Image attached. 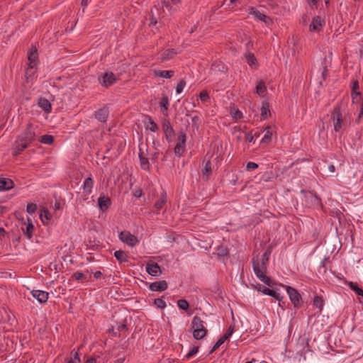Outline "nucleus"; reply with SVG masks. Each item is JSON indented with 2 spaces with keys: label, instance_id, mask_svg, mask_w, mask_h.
Returning <instances> with one entry per match:
<instances>
[{
  "label": "nucleus",
  "instance_id": "1",
  "mask_svg": "<svg viewBox=\"0 0 363 363\" xmlns=\"http://www.w3.org/2000/svg\"><path fill=\"white\" fill-rule=\"evenodd\" d=\"M38 126L28 123L25 130L18 136L14 143L13 155L16 156L28 147L29 144L35 140Z\"/></svg>",
  "mask_w": 363,
  "mask_h": 363
},
{
  "label": "nucleus",
  "instance_id": "2",
  "mask_svg": "<svg viewBox=\"0 0 363 363\" xmlns=\"http://www.w3.org/2000/svg\"><path fill=\"white\" fill-rule=\"evenodd\" d=\"M252 262L256 277L268 286L273 287L275 285V281L266 275L267 266L260 264L258 259L253 258Z\"/></svg>",
  "mask_w": 363,
  "mask_h": 363
},
{
  "label": "nucleus",
  "instance_id": "3",
  "mask_svg": "<svg viewBox=\"0 0 363 363\" xmlns=\"http://www.w3.org/2000/svg\"><path fill=\"white\" fill-rule=\"evenodd\" d=\"M331 120L333 123L334 130L340 132L346 125L345 119L342 116V104H337L331 113Z\"/></svg>",
  "mask_w": 363,
  "mask_h": 363
},
{
  "label": "nucleus",
  "instance_id": "4",
  "mask_svg": "<svg viewBox=\"0 0 363 363\" xmlns=\"http://www.w3.org/2000/svg\"><path fill=\"white\" fill-rule=\"evenodd\" d=\"M191 328L193 329V337L196 340L203 338L207 334V329L204 326V322L199 316H194L191 320Z\"/></svg>",
  "mask_w": 363,
  "mask_h": 363
},
{
  "label": "nucleus",
  "instance_id": "5",
  "mask_svg": "<svg viewBox=\"0 0 363 363\" xmlns=\"http://www.w3.org/2000/svg\"><path fill=\"white\" fill-rule=\"evenodd\" d=\"M287 294L295 308H299L303 304V301L298 291L291 286H286Z\"/></svg>",
  "mask_w": 363,
  "mask_h": 363
},
{
  "label": "nucleus",
  "instance_id": "6",
  "mask_svg": "<svg viewBox=\"0 0 363 363\" xmlns=\"http://www.w3.org/2000/svg\"><path fill=\"white\" fill-rule=\"evenodd\" d=\"M99 83L104 87L108 88L114 84L118 79L116 75L111 72H106L98 77Z\"/></svg>",
  "mask_w": 363,
  "mask_h": 363
},
{
  "label": "nucleus",
  "instance_id": "7",
  "mask_svg": "<svg viewBox=\"0 0 363 363\" xmlns=\"http://www.w3.org/2000/svg\"><path fill=\"white\" fill-rule=\"evenodd\" d=\"M119 238L123 242L130 247H133L139 242L138 238L127 230L121 232Z\"/></svg>",
  "mask_w": 363,
  "mask_h": 363
},
{
  "label": "nucleus",
  "instance_id": "8",
  "mask_svg": "<svg viewBox=\"0 0 363 363\" xmlns=\"http://www.w3.org/2000/svg\"><path fill=\"white\" fill-rule=\"evenodd\" d=\"M186 140V134L181 133L178 137V142L174 147V153L177 156L180 157L184 153L185 150Z\"/></svg>",
  "mask_w": 363,
  "mask_h": 363
},
{
  "label": "nucleus",
  "instance_id": "9",
  "mask_svg": "<svg viewBox=\"0 0 363 363\" xmlns=\"http://www.w3.org/2000/svg\"><path fill=\"white\" fill-rule=\"evenodd\" d=\"M255 289L258 291H261L264 294L269 295L278 301H280L282 298V296L280 295L279 293L277 292L274 290L269 289V288H267L261 284H257L255 286Z\"/></svg>",
  "mask_w": 363,
  "mask_h": 363
},
{
  "label": "nucleus",
  "instance_id": "10",
  "mask_svg": "<svg viewBox=\"0 0 363 363\" xmlns=\"http://www.w3.org/2000/svg\"><path fill=\"white\" fill-rule=\"evenodd\" d=\"M28 223H26L25 222L23 223V226L21 227V229L23 232V234L28 238L30 239L33 236L34 233V225L32 223V220L30 218H27Z\"/></svg>",
  "mask_w": 363,
  "mask_h": 363
},
{
  "label": "nucleus",
  "instance_id": "11",
  "mask_svg": "<svg viewBox=\"0 0 363 363\" xmlns=\"http://www.w3.org/2000/svg\"><path fill=\"white\" fill-rule=\"evenodd\" d=\"M31 294L40 303H45L48 301L49 294L41 290H33Z\"/></svg>",
  "mask_w": 363,
  "mask_h": 363
},
{
  "label": "nucleus",
  "instance_id": "12",
  "mask_svg": "<svg viewBox=\"0 0 363 363\" xmlns=\"http://www.w3.org/2000/svg\"><path fill=\"white\" fill-rule=\"evenodd\" d=\"M147 272L153 277H158L162 274L160 267L157 263H147L146 264Z\"/></svg>",
  "mask_w": 363,
  "mask_h": 363
},
{
  "label": "nucleus",
  "instance_id": "13",
  "mask_svg": "<svg viewBox=\"0 0 363 363\" xmlns=\"http://www.w3.org/2000/svg\"><path fill=\"white\" fill-rule=\"evenodd\" d=\"M162 130L164 133L166 139L169 140V138L174 135V130L171 125V123L167 119H164L162 121Z\"/></svg>",
  "mask_w": 363,
  "mask_h": 363
},
{
  "label": "nucleus",
  "instance_id": "14",
  "mask_svg": "<svg viewBox=\"0 0 363 363\" xmlns=\"http://www.w3.org/2000/svg\"><path fill=\"white\" fill-rule=\"evenodd\" d=\"M167 287V282L164 280L152 282L149 286V289L152 291H164Z\"/></svg>",
  "mask_w": 363,
  "mask_h": 363
},
{
  "label": "nucleus",
  "instance_id": "15",
  "mask_svg": "<svg viewBox=\"0 0 363 363\" xmlns=\"http://www.w3.org/2000/svg\"><path fill=\"white\" fill-rule=\"evenodd\" d=\"M108 113V108L104 106L95 111L94 116L99 121L105 123L107 121Z\"/></svg>",
  "mask_w": 363,
  "mask_h": 363
},
{
  "label": "nucleus",
  "instance_id": "16",
  "mask_svg": "<svg viewBox=\"0 0 363 363\" xmlns=\"http://www.w3.org/2000/svg\"><path fill=\"white\" fill-rule=\"evenodd\" d=\"M14 187L12 179L0 177V191H8Z\"/></svg>",
  "mask_w": 363,
  "mask_h": 363
},
{
  "label": "nucleus",
  "instance_id": "17",
  "mask_svg": "<svg viewBox=\"0 0 363 363\" xmlns=\"http://www.w3.org/2000/svg\"><path fill=\"white\" fill-rule=\"evenodd\" d=\"M138 157H139L141 168L143 170H149V169H150L149 160L145 157L142 147H140V148H139Z\"/></svg>",
  "mask_w": 363,
  "mask_h": 363
},
{
  "label": "nucleus",
  "instance_id": "18",
  "mask_svg": "<svg viewBox=\"0 0 363 363\" xmlns=\"http://www.w3.org/2000/svg\"><path fill=\"white\" fill-rule=\"evenodd\" d=\"M99 208L103 212L106 211L111 204V201L108 197L100 196L98 199Z\"/></svg>",
  "mask_w": 363,
  "mask_h": 363
},
{
  "label": "nucleus",
  "instance_id": "19",
  "mask_svg": "<svg viewBox=\"0 0 363 363\" xmlns=\"http://www.w3.org/2000/svg\"><path fill=\"white\" fill-rule=\"evenodd\" d=\"M323 26L321 18L319 16H315L313 18L311 23L309 26L310 31L320 30Z\"/></svg>",
  "mask_w": 363,
  "mask_h": 363
},
{
  "label": "nucleus",
  "instance_id": "20",
  "mask_svg": "<svg viewBox=\"0 0 363 363\" xmlns=\"http://www.w3.org/2000/svg\"><path fill=\"white\" fill-rule=\"evenodd\" d=\"M153 74L155 77H163L166 79H170L174 74V71L173 70H155L153 72Z\"/></svg>",
  "mask_w": 363,
  "mask_h": 363
},
{
  "label": "nucleus",
  "instance_id": "21",
  "mask_svg": "<svg viewBox=\"0 0 363 363\" xmlns=\"http://www.w3.org/2000/svg\"><path fill=\"white\" fill-rule=\"evenodd\" d=\"M94 185V180L91 177H87L83 184L84 192L88 195L91 194Z\"/></svg>",
  "mask_w": 363,
  "mask_h": 363
},
{
  "label": "nucleus",
  "instance_id": "22",
  "mask_svg": "<svg viewBox=\"0 0 363 363\" xmlns=\"http://www.w3.org/2000/svg\"><path fill=\"white\" fill-rule=\"evenodd\" d=\"M39 106L46 113H50L52 110V105L49 100L45 98L40 99L38 101Z\"/></svg>",
  "mask_w": 363,
  "mask_h": 363
},
{
  "label": "nucleus",
  "instance_id": "23",
  "mask_svg": "<svg viewBox=\"0 0 363 363\" xmlns=\"http://www.w3.org/2000/svg\"><path fill=\"white\" fill-rule=\"evenodd\" d=\"M358 89L359 82L357 80H355L352 82V97L353 102L357 101V100L360 98L361 94L360 92L357 91Z\"/></svg>",
  "mask_w": 363,
  "mask_h": 363
},
{
  "label": "nucleus",
  "instance_id": "24",
  "mask_svg": "<svg viewBox=\"0 0 363 363\" xmlns=\"http://www.w3.org/2000/svg\"><path fill=\"white\" fill-rule=\"evenodd\" d=\"M38 58V54L37 49L35 48H32L31 50L30 51L28 54V59L29 60V65H36V62Z\"/></svg>",
  "mask_w": 363,
  "mask_h": 363
},
{
  "label": "nucleus",
  "instance_id": "25",
  "mask_svg": "<svg viewBox=\"0 0 363 363\" xmlns=\"http://www.w3.org/2000/svg\"><path fill=\"white\" fill-rule=\"evenodd\" d=\"M267 91V86L264 82L259 80L256 86V92L259 96L263 97Z\"/></svg>",
  "mask_w": 363,
  "mask_h": 363
},
{
  "label": "nucleus",
  "instance_id": "26",
  "mask_svg": "<svg viewBox=\"0 0 363 363\" xmlns=\"http://www.w3.org/2000/svg\"><path fill=\"white\" fill-rule=\"evenodd\" d=\"M167 196L165 192H163L160 199L155 202L154 206L155 208H157L158 211L162 208V207L164 206V204L167 203Z\"/></svg>",
  "mask_w": 363,
  "mask_h": 363
},
{
  "label": "nucleus",
  "instance_id": "27",
  "mask_svg": "<svg viewBox=\"0 0 363 363\" xmlns=\"http://www.w3.org/2000/svg\"><path fill=\"white\" fill-rule=\"evenodd\" d=\"M177 55V52L174 49H167L166 50L162 56L161 60L162 62L165 61L167 60H169L173 58Z\"/></svg>",
  "mask_w": 363,
  "mask_h": 363
},
{
  "label": "nucleus",
  "instance_id": "28",
  "mask_svg": "<svg viewBox=\"0 0 363 363\" xmlns=\"http://www.w3.org/2000/svg\"><path fill=\"white\" fill-rule=\"evenodd\" d=\"M250 13L252 14L257 19H259L264 23H267V21L269 20V18L268 16H267L265 14L261 13L258 10L252 9Z\"/></svg>",
  "mask_w": 363,
  "mask_h": 363
},
{
  "label": "nucleus",
  "instance_id": "29",
  "mask_svg": "<svg viewBox=\"0 0 363 363\" xmlns=\"http://www.w3.org/2000/svg\"><path fill=\"white\" fill-rule=\"evenodd\" d=\"M114 256L116 259L120 262H128V255L123 250H117L114 252Z\"/></svg>",
  "mask_w": 363,
  "mask_h": 363
},
{
  "label": "nucleus",
  "instance_id": "30",
  "mask_svg": "<svg viewBox=\"0 0 363 363\" xmlns=\"http://www.w3.org/2000/svg\"><path fill=\"white\" fill-rule=\"evenodd\" d=\"M261 116L264 119H267L270 116L269 105L267 101L262 103Z\"/></svg>",
  "mask_w": 363,
  "mask_h": 363
},
{
  "label": "nucleus",
  "instance_id": "31",
  "mask_svg": "<svg viewBox=\"0 0 363 363\" xmlns=\"http://www.w3.org/2000/svg\"><path fill=\"white\" fill-rule=\"evenodd\" d=\"M160 105L164 109V110H162V112L163 113V114L167 115V111L169 108V99L167 96L164 95L162 96V98L161 99V100L160 101Z\"/></svg>",
  "mask_w": 363,
  "mask_h": 363
},
{
  "label": "nucleus",
  "instance_id": "32",
  "mask_svg": "<svg viewBox=\"0 0 363 363\" xmlns=\"http://www.w3.org/2000/svg\"><path fill=\"white\" fill-rule=\"evenodd\" d=\"M35 65H28L25 74L27 82H29L30 79H32V78L33 77L35 73Z\"/></svg>",
  "mask_w": 363,
  "mask_h": 363
},
{
  "label": "nucleus",
  "instance_id": "33",
  "mask_svg": "<svg viewBox=\"0 0 363 363\" xmlns=\"http://www.w3.org/2000/svg\"><path fill=\"white\" fill-rule=\"evenodd\" d=\"M349 287L354 291L357 295L363 297V289L359 287L358 284L353 281H350L347 283Z\"/></svg>",
  "mask_w": 363,
  "mask_h": 363
},
{
  "label": "nucleus",
  "instance_id": "34",
  "mask_svg": "<svg viewBox=\"0 0 363 363\" xmlns=\"http://www.w3.org/2000/svg\"><path fill=\"white\" fill-rule=\"evenodd\" d=\"M127 330V325L124 323L120 324L115 329L113 327L111 329L112 333L115 336H120V333L122 331H125Z\"/></svg>",
  "mask_w": 363,
  "mask_h": 363
},
{
  "label": "nucleus",
  "instance_id": "35",
  "mask_svg": "<svg viewBox=\"0 0 363 363\" xmlns=\"http://www.w3.org/2000/svg\"><path fill=\"white\" fill-rule=\"evenodd\" d=\"M313 305L321 311L324 305V300L322 296H315L313 298Z\"/></svg>",
  "mask_w": 363,
  "mask_h": 363
},
{
  "label": "nucleus",
  "instance_id": "36",
  "mask_svg": "<svg viewBox=\"0 0 363 363\" xmlns=\"http://www.w3.org/2000/svg\"><path fill=\"white\" fill-rule=\"evenodd\" d=\"M271 253H272V250H271L270 247H269L268 249L266 250V251L262 255L260 264L267 266V264L269 262V259Z\"/></svg>",
  "mask_w": 363,
  "mask_h": 363
},
{
  "label": "nucleus",
  "instance_id": "37",
  "mask_svg": "<svg viewBox=\"0 0 363 363\" xmlns=\"http://www.w3.org/2000/svg\"><path fill=\"white\" fill-rule=\"evenodd\" d=\"M264 131H265V133L262 140V143H269V141H271L272 136V132L271 130V128L269 126H267L264 129Z\"/></svg>",
  "mask_w": 363,
  "mask_h": 363
},
{
  "label": "nucleus",
  "instance_id": "38",
  "mask_svg": "<svg viewBox=\"0 0 363 363\" xmlns=\"http://www.w3.org/2000/svg\"><path fill=\"white\" fill-rule=\"evenodd\" d=\"M245 58H246L247 64L250 66H252L257 63V59H256L255 55L252 52H247L245 54Z\"/></svg>",
  "mask_w": 363,
  "mask_h": 363
},
{
  "label": "nucleus",
  "instance_id": "39",
  "mask_svg": "<svg viewBox=\"0 0 363 363\" xmlns=\"http://www.w3.org/2000/svg\"><path fill=\"white\" fill-rule=\"evenodd\" d=\"M53 141L54 137L51 135H44L40 139V143L46 145H51Z\"/></svg>",
  "mask_w": 363,
  "mask_h": 363
},
{
  "label": "nucleus",
  "instance_id": "40",
  "mask_svg": "<svg viewBox=\"0 0 363 363\" xmlns=\"http://www.w3.org/2000/svg\"><path fill=\"white\" fill-rule=\"evenodd\" d=\"M211 173V161L208 160L204 166V168L202 170V174L203 176H206V177H208L210 174Z\"/></svg>",
  "mask_w": 363,
  "mask_h": 363
},
{
  "label": "nucleus",
  "instance_id": "41",
  "mask_svg": "<svg viewBox=\"0 0 363 363\" xmlns=\"http://www.w3.org/2000/svg\"><path fill=\"white\" fill-rule=\"evenodd\" d=\"M177 306L180 309L185 311H186L189 308V304L185 299H179L177 301Z\"/></svg>",
  "mask_w": 363,
  "mask_h": 363
},
{
  "label": "nucleus",
  "instance_id": "42",
  "mask_svg": "<svg viewBox=\"0 0 363 363\" xmlns=\"http://www.w3.org/2000/svg\"><path fill=\"white\" fill-rule=\"evenodd\" d=\"M40 219L43 221V223H44L45 222L44 221V218H45L47 220H50L51 214H50V213L49 212V211L48 209L43 208L41 211V213L40 214Z\"/></svg>",
  "mask_w": 363,
  "mask_h": 363
},
{
  "label": "nucleus",
  "instance_id": "43",
  "mask_svg": "<svg viewBox=\"0 0 363 363\" xmlns=\"http://www.w3.org/2000/svg\"><path fill=\"white\" fill-rule=\"evenodd\" d=\"M147 129H149L152 132H156L158 130L159 128L157 123L149 117V125L147 127Z\"/></svg>",
  "mask_w": 363,
  "mask_h": 363
},
{
  "label": "nucleus",
  "instance_id": "44",
  "mask_svg": "<svg viewBox=\"0 0 363 363\" xmlns=\"http://www.w3.org/2000/svg\"><path fill=\"white\" fill-rule=\"evenodd\" d=\"M154 304L158 308L164 309L166 307V303L165 301L162 298H155L154 300Z\"/></svg>",
  "mask_w": 363,
  "mask_h": 363
},
{
  "label": "nucleus",
  "instance_id": "45",
  "mask_svg": "<svg viewBox=\"0 0 363 363\" xmlns=\"http://www.w3.org/2000/svg\"><path fill=\"white\" fill-rule=\"evenodd\" d=\"M81 360L77 352H72V357L68 363H80Z\"/></svg>",
  "mask_w": 363,
  "mask_h": 363
},
{
  "label": "nucleus",
  "instance_id": "46",
  "mask_svg": "<svg viewBox=\"0 0 363 363\" xmlns=\"http://www.w3.org/2000/svg\"><path fill=\"white\" fill-rule=\"evenodd\" d=\"M36 210H37V205L36 204L33 203H28L27 208H26V211L29 214L34 213L36 211Z\"/></svg>",
  "mask_w": 363,
  "mask_h": 363
},
{
  "label": "nucleus",
  "instance_id": "47",
  "mask_svg": "<svg viewBox=\"0 0 363 363\" xmlns=\"http://www.w3.org/2000/svg\"><path fill=\"white\" fill-rule=\"evenodd\" d=\"M225 340L221 337L218 340L216 344L213 345V348L210 351V354L213 353L215 350H216L220 345H222L225 342Z\"/></svg>",
  "mask_w": 363,
  "mask_h": 363
},
{
  "label": "nucleus",
  "instance_id": "48",
  "mask_svg": "<svg viewBox=\"0 0 363 363\" xmlns=\"http://www.w3.org/2000/svg\"><path fill=\"white\" fill-rule=\"evenodd\" d=\"M186 86V82L184 79H182L177 84L176 87V91L177 94H180L182 92L184 86Z\"/></svg>",
  "mask_w": 363,
  "mask_h": 363
},
{
  "label": "nucleus",
  "instance_id": "49",
  "mask_svg": "<svg viewBox=\"0 0 363 363\" xmlns=\"http://www.w3.org/2000/svg\"><path fill=\"white\" fill-rule=\"evenodd\" d=\"M199 351V347L194 346L192 349L186 354L185 357L189 359L196 354Z\"/></svg>",
  "mask_w": 363,
  "mask_h": 363
},
{
  "label": "nucleus",
  "instance_id": "50",
  "mask_svg": "<svg viewBox=\"0 0 363 363\" xmlns=\"http://www.w3.org/2000/svg\"><path fill=\"white\" fill-rule=\"evenodd\" d=\"M199 98L202 102L208 101L210 99L208 93L206 91H202L199 94Z\"/></svg>",
  "mask_w": 363,
  "mask_h": 363
},
{
  "label": "nucleus",
  "instance_id": "51",
  "mask_svg": "<svg viewBox=\"0 0 363 363\" xmlns=\"http://www.w3.org/2000/svg\"><path fill=\"white\" fill-rule=\"evenodd\" d=\"M85 277V274L83 272H74L72 276V278L74 280H77V281H79V280H82V279H84Z\"/></svg>",
  "mask_w": 363,
  "mask_h": 363
},
{
  "label": "nucleus",
  "instance_id": "52",
  "mask_svg": "<svg viewBox=\"0 0 363 363\" xmlns=\"http://www.w3.org/2000/svg\"><path fill=\"white\" fill-rule=\"evenodd\" d=\"M194 127L198 130L201 124V120L198 116H194L191 118Z\"/></svg>",
  "mask_w": 363,
  "mask_h": 363
},
{
  "label": "nucleus",
  "instance_id": "53",
  "mask_svg": "<svg viewBox=\"0 0 363 363\" xmlns=\"http://www.w3.org/2000/svg\"><path fill=\"white\" fill-rule=\"evenodd\" d=\"M234 328L233 326H230L225 333L222 336L223 339L225 340H228L233 333Z\"/></svg>",
  "mask_w": 363,
  "mask_h": 363
},
{
  "label": "nucleus",
  "instance_id": "54",
  "mask_svg": "<svg viewBox=\"0 0 363 363\" xmlns=\"http://www.w3.org/2000/svg\"><path fill=\"white\" fill-rule=\"evenodd\" d=\"M309 194L314 205H319L320 203V199L315 195V194L310 191Z\"/></svg>",
  "mask_w": 363,
  "mask_h": 363
},
{
  "label": "nucleus",
  "instance_id": "55",
  "mask_svg": "<svg viewBox=\"0 0 363 363\" xmlns=\"http://www.w3.org/2000/svg\"><path fill=\"white\" fill-rule=\"evenodd\" d=\"M258 164L253 162H249L247 163L246 169L247 171H252L258 168Z\"/></svg>",
  "mask_w": 363,
  "mask_h": 363
},
{
  "label": "nucleus",
  "instance_id": "56",
  "mask_svg": "<svg viewBox=\"0 0 363 363\" xmlns=\"http://www.w3.org/2000/svg\"><path fill=\"white\" fill-rule=\"evenodd\" d=\"M84 363H101L99 357H89Z\"/></svg>",
  "mask_w": 363,
  "mask_h": 363
},
{
  "label": "nucleus",
  "instance_id": "57",
  "mask_svg": "<svg viewBox=\"0 0 363 363\" xmlns=\"http://www.w3.org/2000/svg\"><path fill=\"white\" fill-rule=\"evenodd\" d=\"M245 141L251 143L253 141L254 135L252 134V133H247L245 134Z\"/></svg>",
  "mask_w": 363,
  "mask_h": 363
},
{
  "label": "nucleus",
  "instance_id": "58",
  "mask_svg": "<svg viewBox=\"0 0 363 363\" xmlns=\"http://www.w3.org/2000/svg\"><path fill=\"white\" fill-rule=\"evenodd\" d=\"M306 1L311 7H313V6H317L318 0H306Z\"/></svg>",
  "mask_w": 363,
  "mask_h": 363
},
{
  "label": "nucleus",
  "instance_id": "59",
  "mask_svg": "<svg viewBox=\"0 0 363 363\" xmlns=\"http://www.w3.org/2000/svg\"><path fill=\"white\" fill-rule=\"evenodd\" d=\"M328 74V69L326 66L323 67V70L322 72V77L323 79H325Z\"/></svg>",
  "mask_w": 363,
  "mask_h": 363
},
{
  "label": "nucleus",
  "instance_id": "60",
  "mask_svg": "<svg viewBox=\"0 0 363 363\" xmlns=\"http://www.w3.org/2000/svg\"><path fill=\"white\" fill-rule=\"evenodd\" d=\"M103 276V274L100 271H96L94 273V277L95 279H101Z\"/></svg>",
  "mask_w": 363,
  "mask_h": 363
},
{
  "label": "nucleus",
  "instance_id": "61",
  "mask_svg": "<svg viewBox=\"0 0 363 363\" xmlns=\"http://www.w3.org/2000/svg\"><path fill=\"white\" fill-rule=\"evenodd\" d=\"M89 0H82L81 4L83 6L82 12H84L85 7L88 5Z\"/></svg>",
  "mask_w": 363,
  "mask_h": 363
},
{
  "label": "nucleus",
  "instance_id": "62",
  "mask_svg": "<svg viewBox=\"0 0 363 363\" xmlns=\"http://www.w3.org/2000/svg\"><path fill=\"white\" fill-rule=\"evenodd\" d=\"M233 117L235 118H242V113L240 111H237L235 113V115Z\"/></svg>",
  "mask_w": 363,
  "mask_h": 363
},
{
  "label": "nucleus",
  "instance_id": "63",
  "mask_svg": "<svg viewBox=\"0 0 363 363\" xmlns=\"http://www.w3.org/2000/svg\"><path fill=\"white\" fill-rule=\"evenodd\" d=\"M6 210V207L0 206V216H3Z\"/></svg>",
  "mask_w": 363,
  "mask_h": 363
},
{
  "label": "nucleus",
  "instance_id": "64",
  "mask_svg": "<svg viewBox=\"0 0 363 363\" xmlns=\"http://www.w3.org/2000/svg\"><path fill=\"white\" fill-rule=\"evenodd\" d=\"M157 157H158V153L157 152H154L151 155V160H156Z\"/></svg>",
  "mask_w": 363,
  "mask_h": 363
}]
</instances>
